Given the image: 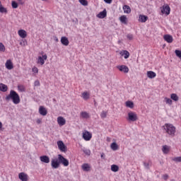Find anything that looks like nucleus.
I'll return each instance as SVG.
<instances>
[{
    "instance_id": "f257e3e1",
    "label": "nucleus",
    "mask_w": 181,
    "mask_h": 181,
    "mask_svg": "<svg viewBox=\"0 0 181 181\" xmlns=\"http://www.w3.org/2000/svg\"><path fill=\"white\" fill-rule=\"evenodd\" d=\"M163 129H164V131H165L166 134L170 135V136H172V138H173V136H175L176 127L175 126H173V124H170V123H165L163 126Z\"/></svg>"
},
{
    "instance_id": "f03ea898",
    "label": "nucleus",
    "mask_w": 181,
    "mask_h": 181,
    "mask_svg": "<svg viewBox=\"0 0 181 181\" xmlns=\"http://www.w3.org/2000/svg\"><path fill=\"white\" fill-rule=\"evenodd\" d=\"M6 101H10L12 100L13 104H19L21 103V98L19 94L15 90H11L10 93L6 97Z\"/></svg>"
},
{
    "instance_id": "7ed1b4c3",
    "label": "nucleus",
    "mask_w": 181,
    "mask_h": 181,
    "mask_svg": "<svg viewBox=\"0 0 181 181\" xmlns=\"http://www.w3.org/2000/svg\"><path fill=\"white\" fill-rule=\"evenodd\" d=\"M127 121H131L132 122L138 121V115L135 112H129L128 113Z\"/></svg>"
},
{
    "instance_id": "20e7f679",
    "label": "nucleus",
    "mask_w": 181,
    "mask_h": 181,
    "mask_svg": "<svg viewBox=\"0 0 181 181\" xmlns=\"http://www.w3.org/2000/svg\"><path fill=\"white\" fill-rule=\"evenodd\" d=\"M57 144L58 148L59 149V151H61V152L67 151V147L66 146V145H64V143L63 142V141H58Z\"/></svg>"
},
{
    "instance_id": "39448f33",
    "label": "nucleus",
    "mask_w": 181,
    "mask_h": 181,
    "mask_svg": "<svg viewBox=\"0 0 181 181\" xmlns=\"http://www.w3.org/2000/svg\"><path fill=\"white\" fill-rule=\"evenodd\" d=\"M51 166L52 169H58L60 167V161L59 158H54L51 160Z\"/></svg>"
},
{
    "instance_id": "423d86ee",
    "label": "nucleus",
    "mask_w": 181,
    "mask_h": 181,
    "mask_svg": "<svg viewBox=\"0 0 181 181\" xmlns=\"http://www.w3.org/2000/svg\"><path fill=\"white\" fill-rule=\"evenodd\" d=\"M58 160H59V164L62 163V165L64 166H68L69 165V160L64 158V156H62L61 154L58 155Z\"/></svg>"
},
{
    "instance_id": "0eeeda50",
    "label": "nucleus",
    "mask_w": 181,
    "mask_h": 181,
    "mask_svg": "<svg viewBox=\"0 0 181 181\" xmlns=\"http://www.w3.org/2000/svg\"><path fill=\"white\" fill-rule=\"evenodd\" d=\"M161 13H165V15H169L170 13V7L169 5H164L161 8Z\"/></svg>"
},
{
    "instance_id": "6e6552de",
    "label": "nucleus",
    "mask_w": 181,
    "mask_h": 181,
    "mask_svg": "<svg viewBox=\"0 0 181 181\" xmlns=\"http://www.w3.org/2000/svg\"><path fill=\"white\" fill-rule=\"evenodd\" d=\"M45 60H47V55L44 54L42 57H38L37 63V64H40L41 66H43L45 64Z\"/></svg>"
},
{
    "instance_id": "1a4fd4ad",
    "label": "nucleus",
    "mask_w": 181,
    "mask_h": 181,
    "mask_svg": "<svg viewBox=\"0 0 181 181\" xmlns=\"http://www.w3.org/2000/svg\"><path fill=\"white\" fill-rule=\"evenodd\" d=\"M93 135L88 131H85L83 133V138L85 141H90L92 138Z\"/></svg>"
},
{
    "instance_id": "9d476101",
    "label": "nucleus",
    "mask_w": 181,
    "mask_h": 181,
    "mask_svg": "<svg viewBox=\"0 0 181 181\" xmlns=\"http://www.w3.org/2000/svg\"><path fill=\"white\" fill-rule=\"evenodd\" d=\"M117 69H118V70L122 73H128V71H129V68L125 65L117 66Z\"/></svg>"
},
{
    "instance_id": "9b49d317",
    "label": "nucleus",
    "mask_w": 181,
    "mask_h": 181,
    "mask_svg": "<svg viewBox=\"0 0 181 181\" xmlns=\"http://www.w3.org/2000/svg\"><path fill=\"white\" fill-rule=\"evenodd\" d=\"M57 122L60 127H63V125H66V119L63 117H58Z\"/></svg>"
},
{
    "instance_id": "f8f14e48",
    "label": "nucleus",
    "mask_w": 181,
    "mask_h": 181,
    "mask_svg": "<svg viewBox=\"0 0 181 181\" xmlns=\"http://www.w3.org/2000/svg\"><path fill=\"white\" fill-rule=\"evenodd\" d=\"M28 176L25 173H20L18 174V178L21 181H28Z\"/></svg>"
},
{
    "instance_id": "ddd939ff",
    "label": "nucleus",
    "mask_w": 181,
    "mask_h": 181,
    "mask_svg": "<svg viewBox=\"0 0 181 181\" xmlns=\"http://www.w3.org/2000/svg\"><path fill=\"white\" fill-rule=\"evenodd\" d=\"M40 160L43 163H50V158L47 156H42L40 157Z\"/></svg>"
},
{
    "instance_id": "4468645a",
    "label": "nucleus",
    "mask_w": 181,
    "mask_h": 181,
    "mask_svg": "<svg viewBox=\"0 0 181 181\" xmlns=\"http://www.w3.org/2000/svg\"><path fill=\"white\" fill-rule=\"evenodd\" d=\"M163 39L167 43H172L173 42V37L170 35H165Z\"/></svg>"
},
{
    "instance_id": "2eb2a0df",
    "label": "nucleus",
    "mask_w": 181,
    "mask_h": 181,
    "mask_svg": "<svg viewBox=\"0 0 181 181\" xmlns=\"http://www.w3.org/2000/svg\"><path fill=\"white\" fill-rule=\"evenodd\" d=\"M5 66L8 70H12V69H13V64L12 63V61L8 59L5 64Z\"/></svg>"
},
{
    "instance_id": "dca6fc26",
    "label": "nucleus",
    "mask_w": 181,
    "mask_h": 181,
    "mask_svg": "<svg viewBox=\"0 0 181 181\" xmlns=\"http://www.w3.org/2000/svg\"><path fill=\"white\" fill-rule=\"evenodd\" d=\"M39 112L40 115H42L43 117H45V115H47V110H46L43 106L40 107Z\"/></svg>"
},
{
    "instance_id": "f3484780",
    "label": "nucleus",
    "mask_w": 181,
    "mask_h": 181,
    "mask_svg": "<svg viewBox=\"0 0 181 181\" xmlns=\"http://www.w3.org/2000/svg\"><path fill=\"white\" fill-rule=\"evenodd\" d=\"M162 151L165 155H167V153H169L170 151V146L164 145L162 146Z\"/></svg>"
},
{
    "instance_id": "a211bd4d",
    "label": "nucleus",
    "mask_w": 181,
    "mask_h": 181,
    "mask_svg": "<svg viewBox=\"0 0 181 181\" xmlns=\"http://www.w3.org/2000/svg\"><path fill=\"white\" fill-rule=\"evenodd\" d=\"M61 43L64 46H69V43H70V42H69V38H67L66 37H61Z\"/></svg>"
},
{
    "instance_id": "6ab92c4d",
    "label": "nucleus",
    "mask_w": 181,
    "mask_h": 181,
    "mask_svg": "<svg viewBox=\"0 0 181 181\" xmlns=\"http://www.w3.org/2000/svg\"><path fill=\"white\" fill-rule=\"evenodd\" d=\"M81 168L84 172H90V169H91V167L90 166V164L84 163L81 165Z\"/></svg>"
},
{
    "instance_id": "aec40b11",
    "label": "nucleus",
    "mask_w": 181,
    "mask_h": 181,
    "mask_svg": "<svg viewBox=\"0 0 181 181\" xmlns=\"http://www.w3.org/2000/svg\"><path fill=\"white\" fill-rule=\"evenodd\" d=\"M0 13H4V15H6L8 13V8L4 7L2 5V2L0 1Z\"/></svg>"
},
{
    "instance_id": "412c9836",
    "label": "nucleus",
    "mask_w": 181,
    "mask_h": 181,
    "mask_svg": "<svg viewBox=\"0 0 181 181\" xmlns=\"http://www.w3.org/2000/svg\"><path fill=\"white\" fill-rule=\"evenodd\" d=\"M97 16L100 18V19H104V18L107 16V10L105 9L102 12H100Z\"/></svg>"
},
{
    "instance_id": "4be33fe9",
    "label": "nucleus",
    "mask_w": 181,
    "mask_h": 181,
    "mask_svg": "<svg viewBox=\"0 0 181 181\" xmlns=\"http://www.w3.org/2000/svg\"><path fill=\"white\" fill-rule=\"evenodd\" d=\"M139 21L141 23H145V22H146V21H148V16H144V15H140L139 16Z\"/></svg>"
},
{
    "instance_id": "5701e85b",
    "label": "nucleus",
    "mask_w": 181,
    "mask_h": 181,
    "mask_svg": "<svg viewBox=\"0 0 181 181\" xmlns=\"http://www.w3.org/2000/svg\"><path fill=\"white\" fill-rule=\"evenodd\" d=\"M18 35H19L20 37H22L23 39H25V37H26V36H28L26 31H25L24 30H19Z\"/></svg>"
},
{
    "instance_id": "b1692460",
    "label": "nucleus",
    "mask_w": 181,
    "mask_h": 181,
    "mask_svg": "<svg viewBox=\"0 0 181 181\" xmlns=\"http://www.w3.org/2000/svg\"><path fill=\"white\" fill-rule=\"evenodd\" d=\"M147 77L148 78H155V77H156V73L152 71H147Z\"/></svg>"
},
{
    "instance_id": "393cba45",
    "label": "nucleus",
    "mask_w": 181,
    "mask_h": 181,
    "mask_svg": "<svg viewBox=\"0 0 181 181\" xmlns=\"http://www.w3.org/2000/svg\"><path fill=\"white\" fill-rule=\"evenodd\" d=\"M0 91H2L3 93H6L8 91V86L0 83Z\"/></svg>"
},
{
    "instance_id": "a878e982",
    "label": "nucleus",
    "mask_w": 181,
    "mask_h": 181,
    "mask_svg": "<svg viewBox=\"0 0 181 181\" xmlns=\"http://www.w3.org/2000/svg\"><path fill=\"white\" fill-rule=\"evenodd\" d=\"M121 56H124V59H128L129 57V52L127 50H123L120 52Z\"/></svg>"
},
{
    "instance_id": "bb28decb",
    "label": "nucleus",
    "mask_w": 181,
    "mask_h": 181,
    "mask_svg": "<svg viewBox=\"0 0 181 181\" xmlns=\"http://www.w3.org/2000/svg\"><path fill=\"white\" fill-rule=\"evenodd\" d=\"M123 11L124 13H129L131 12V7L128 5H124L123 6Z\"/></svg>"
},
{
    "instance_id": "cd10ccee",
    "label": "nucleus",
    "mask_w": 181,
    "mask_h": 181,
    "mask_svg": "<svg viewBox=\"0 0 181 181\" xmlns=\"http://www.w3.org/2000/svg\"><path fill=\"white\" fill-rule=\"evenodd\" d=\"M170 98L173 101H179V96H177V95L176 93H172L170 95Z\"/></svg>"
},
{
    "instance_id": "c85d7f7f",
    "label": "nucleus",
    "mask_w": 181,
    "mask_h": 181,
    "mask_svg": "<svg viewBox=\"0 0 181 181\" xmlns=\"http://www.w3.org/2000/svg\"><path fill=\"white\" fill-rule=\"evenodd\" d=\"M125 105L127 108H134V102L128 100L125 103Z\"/></svg>"
},
{
    "instance_id": "c756f323",
    "label": "nucleus",
    "mask_w": 181,
    "mask_h": 181,
    "mask_svg": "<svg viewBox=\"0 0 181 181\" xmlns=\"http://www.w3.org/2000/svg\"><path fill=\"white\" fill-rule=\"evenodd\" d=\"M110 148L112 149V151H118V144H117L115 142H113L111 144Z\"/></svg>"
},
{
    "instance_id": "7c9ffc66",
    "label": "nucleus",
    "mask_w": 181,
    "mask_h": 181,
    "mask_svg": "<svg viewBox=\"0 0 181 181\" xmlns=\"http://www.w3.org/2000/svg\"><path fill=\"white\" fill-rule=\"evenodd\" d=\"M82 98H83V100H88V98H90V93H88V92H83L82 93Z\"/></svg>"
},
{
    "instance_id": "2f4dec72",
    "label": "nucleus",
    "mask_w": 181,
    "mask_h": 181,
    "mask_svg": "<svg viewBox=\"0 0 181 181\" xmlns=\"http://www.w3.org/2000/svg\"><path fill=\"white\" fill-rule=\"evenodd\" d=\"M111 170L112 172H118V170H119V167H118L117 165H112Z\"/></svg>"
},
{
    "instance_id": "473e14b6",
    "label": "nucleus",
    "mask_w": 181,
    "mask_h": 181,
    "mask_svg": "<svg viewBox=\"0 0 181 181\" xmlns=\"http://www.w3.org/2000/svg\"><path fill=\"white\" fill-rule=\"evenodd\" d=\"M119 21L122 23H124V25H127V16H120Z\"/></svg>"
},
{
    "instance_id": "72a5a7b5",
    "label": "nucleus",
    "mask_w": 181,
    "mask_h": 181,
    "mask_svg": "<svg viewBox=\"0 0 181 181\" xmlns=\"http://www.w3.org/2000/svg\"><path fill=\"white\" fill-rule=\"evenodd\" d=\"M81 116L82 118H85L87 119V118H90V115L87 112H81Z\"/></svg>"
},
{
    "instance_id": "f704fd0d",
    "label": "nucleus",
    "mask_w": 181,
    "mask_h": 181,
    "mask_svg": "<svg viewBox=\"0 0 181 181\" xmlns=\"http://www.w3.org/2000/svg\"><path fill=\"white\" fill-rule=\"evenodd\" d=\"M83 152L86 155H88V156H90L91 155V151H90V149L83 148Z\"/></svg>"
},
{
    "instance_id": "c9c22d12",
    "label": "nucleus",
    "mask_w": 181,
    "mask_h": 181,
    "mask_svg": "<svg viewBox=\"0 0 181 181\" xmlns=\"http://www.w3.org/2000/svg\"><path fill=\"white\" fill-rule=\"evenodd\" d=\"M80 4H82L83 6H87L88 5V2L86 0H78Z\"/></svg>"
},
{
    "instance_id": "e433bc0d",
    "label": "nucleus",
    "mask_w": 181,
    "mask_h": 181,
    "mask_svg": "<svg viewBox=\"0 0 181 181\" xmlns=\"http://www.w3.org/2000/svg\"><path fill=\"white\" fill-rule=\"evenodd\" d=\"M11 6H12V8H13V9H16V8H18V4L16 3V1H13L11 2Z\"/></svg>"
},
{
    "instance_id": "4c0bfd02",
    "label": "nucleus",
    "mask_w": 181,
    "mask_h": 181,
    "mask_svg": "<svg viewBox=\"0 0 181 181\" xmlns=\"http://www.w3.org/2000/svg\"><path fill=\"white\" fill-rule=\"evenodd\" d=\"M18 89L21 93H23V91H25V86H23V85H18Z\"/></svg>"
},
{
    "instance_id": "58836bf2",
    "label": "nucleus",
    "mask_w": 181,
    "mask_h": 181,
    "mask_svg": "<svg viewBox=\"0 0 181 181\" xmlns=\"http://www.w3.org/2000/svg\"><path fill=\"white\" fill-rule=\"evenodd\" d=\"M165 101L166 103V104H169L170 105H172V99L168 98H165Z\"/></svg>"
},
{
    "instance_id": "ea45409f",
    "label": "nucleus",
    "mask_w": 181,
    "mask_h": 181,
    "mask_svg": "<svg viewBox=\"0 0 181 181\" xmlns=\"http://www.w3.org/2000/svg\"><path fill=\"white\" fill-rule=\"evenodd\" d=\"M6 48H5V45H4V44L2 42H0V52H5Z\"/></svg>"
},
{
    "instance_id": "a19ab883",
    "label": "nucleus",
    "mask_w": 181,
    "mask_h": 181,
    "mask_svg": "<svg viewBox=\"0 0 181 181\" xmlns=\"http://www.w3.org/2000/svg\"><path fill=\"white\" fill-rule=\"evenodd\" d=\"M107 112L105 111H102V112L100 113V117L101 118L104 119V118H107Z\"/></svg>"
},
{
    "instance_id": "79ce46f5",
    "label": "nucleus",
    "mask_w": 181,
    "mask_h": 181,
    "mask_svg": "<svg viewBox=\"0 0 181 181\" xmlns=\"http://www.w3.org/2000/svg\"><path fill=\"white\" fill-rule=\"evenodd\" d=\"M171 160H173V162H181V156L173 158Z\"/></svg>"
},
{
    "instance_id": "37998d69",
    "label": "nucleus",
    "mask_w": 181,
    "mask_h": 181,
    "mask_svg": "<svg viewBox=\"0 0 181 181\" xmlns=\"http://www.w3.org/2000/svg\"><path fill=\"white\" fill-rule=\"evenodd\" d=\"M127 37L129 39V40H132V39H134V35L132 34H128Z\"/></svg>"
},
{
    "instance_id": "c03bdc74",
    "label": "nucleus",
    "mask_w": 181,
    "mask_h": 181,
    "mask_svg": "<svg viewBox=\"0 0 181 181\" xmlns=\"http://www.w3.org/2000/svg\"><path fill=\"white\" fill-rule=\"evenodd\" d=\"M32 70L33 73H35V74L39 73V69H37V67L36 66H34Z\"/></svg>"
},
{
    "instance_id": "a18cd8bd",
    "label": "nucleus",
    "mask_w": 181,
    "mask_h": 181,
    "mask_svg": "<svg viewBox=\"0 0 181 181\" xmlns=\"http://www.w3.org/2000/svg\"><path fill=\"white\" fill-rule=\"evenodd\" d=\"M34 86H35V87H39V86H40V82L39 81H35L34 82Z\"/></svg>"
},
{
    "instance_id": "49530a36",
    "label": "nucleus",
    "mask_w": 181,
    "mask_h": 181,
    "mask_svg": "<svg viewBox=\"0 0 181 181\" xmlns=\"http://www.w3.org/2000/svg\"><path fill=\"white\" fill-rule=\"evenodd\" d=\"M144 166L146 169H149V164L148 163L144 162Z\"/></svg>"
},
{
    "instance_id": "de8ad7c7",
    "label": "nucleus",
    "mask_w": 181,
    "mask_h": 181,
    "mask_svg": "<svg viewBox=\"0 0 181 181\" xmlns=\"http://www.w3.org/2000/svg\"><path fill=\"white\" fill-rule=\"evenodd\" d=\"M163 178L164 179V180H168L169 179V175L168 174H165L163 176Z\"/></svg>"
},
{
    "instance_id": "09e8293b",
    "label": "nucleus",
    "mask_w": 181,
    "mask_h": 181,
    "mask_svg": "<svg viewBox=\"0 0 181 181\" xmlns=\"http://www.w3.org/2000/svg\"><path fill=\"white\" fill-rule=\"evenodd\" d=\"M37 124H42V119H37L36 120Z\"/></svg>"
},
{
    "instance_id": "8fccbe9b",
    "label": "nucleus",
    "mask_w": 181,
    "mask_h": 181,
    "mask_svg": "<svg viewBox=\"0 0 181 181\" xmlns=\"http://www.w3.org/2000/svg\"><path fill=\"white\" fill-rule=\"evenodd\" d=\"M106 4H111L112 2V0H104Z\"/></svg>"
},
{
    "instance_id": "3c124183",
    "label": "nucleus",
    "mask_w": 181,
    "mask_h": 181,
    "mask_svg": "<svg viewBox=\"0 0 181 181\" xmlns=\"http://www.w3.org/2000/svg\"><path fill=\"white\" fill-rule=\"evenodd\" d=\"M101 158H102L103 159H105V156L104 153H101Z\"/></svg>"
},
{
    "instance_id": "603ef678",
    "label": "nucleus",
    "mask_w": 181,
    "mask_h": 181,
    "mask_svg": "<svg viewBox=\"0 0 181 181\" xmlns=\"http://www.w3.org/2000/svg\"><path fill=\"white\" fill-rule=\"evenodd\" d=\"M0 129H2V122H0Z\"/></svg>"
},
{
    "instance_id": "864d4df0",
    "label": "nucleus",
    "mask_w": 181,
    "mask_h": 181,
    "mask_svg": "<svg viewBox=\"0 0 181 181\" xmlns=\"http://www.w3.org/2000/svg\"><path fill=\"white\" fill-rule=\"evenodd\" d=\"M55 42H59V39L57 37L54 38Z\"/></svg>"
},
{
    "instance_id": "5fc2aeb1",
    "label": "nucleus",
    "mask_w": 181,
    "mask_h": 181,
    "mask_svg": "<svg viewBox=\"0 0 181 181\" xmlns=\"http://www.w3.org/2000/svg\"><path fill=\"white\" fill-rule=\"evenodd\" d=\"M94 103H95V105H97V102H95V100L94 101Z\"/></svg>"
},
{
    "instance_id": "6e6d98bb",
    "label": "nucleus",
    "mask_w": 181,
    "mask_h": 181,
    "mask_svg": "<svg viewBox=\"0 0 181 181\" xmlns=\"http://www.w3.org/2000/svg\"><path fill=\"white\" fill-rule=\"evenodd\" d=\"M18 2H22V0H18Z\"/></svg>"
},
{
    "instance_id": "4d7b16f0",
    "label": "nucleus",
    "mask_w": 181,
    "mask_h": 181,
    "mask_svg": "<svg viewBox=\"0 0 181 181\" xmlns=\"http://www.w3.org/2000/svg\"><path fill=\"white\" fill-rule=\"evenodd\" d=\"M171 181H175V180H172Z\"/></svg>"
},
{
    "instance_id": "13d9d810",
    "label": "nucleus",
    "mask_w": 181,
    "mask_h": 181,
    "mask_svg": "<svg viewBox=\"0 0 181 181\" xmlns=\"http://www.w3.org/2000/svg\"><path fill=\"white\" fill-rule=\"evenodd\" d=\"M20 45H22V42H21Z\"/></svg>"
},
{
    "instance_id": "bf43d9fd",
    "label": "nucleus",
    "mask_w": 181,
    "mask_h": 181,
    "mask_svg": "<svg viewBox=\"0 0 181 181\" xmlns=\"http://www.w3.org/2000/svg\"><path fill=\"white\" fill-rule=\"evenodd\" d=\"M41 1H45V0H41Z\"/></svg>"
}]
</instances>
